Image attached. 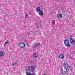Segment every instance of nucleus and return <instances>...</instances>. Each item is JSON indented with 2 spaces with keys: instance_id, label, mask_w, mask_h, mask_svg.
I'll return each mask as SVG.
<instances>
[{
  "instance_id": "7ed1b4c3",
  "label": "nucleus",
  "mask_w": 75,
  "mask_h": 75,
  "mask_svg": "<svg viewBox=\"0 0 75 75\" xmlns=\"http://www.w3.org/2000/svg\"><path fill=\"white\" fill-rule=\"evenodd\" d=\"M64 43L65 45L67 47H70V45L69 44L68 40L67 39H65L64 42Z\"/></svg>"
},
{
  "instance_id": "423d86ee",
  "label": "nucleus",
  "mask_w": 75,
  "mask_h": 75,
  "mask_svg": "<svg viewBox=\"0 0 75 75\" xmlns=\"http://www.w3.org/2000/svg\"><path fill=\"white\" fill-rule=\"evenodd\" d=\"M60 72L62 74H68V72L67 71V70H66V71H64L63 70V69H61Z\"/></svg>"
},
{
  "instance_id": "9d476101",
  "label": "nucleus",
  "mask_w": 75,
  "mask_h": 75,
  "mask_svg": "<svg viewBox=\"0 0 75 75\" xmlns=\"http://www.w3.org/2000/svg\"><path fill=\"white\" fill-rule=\"evenodd\" d=\"M59 58L61 59H63L64 58V56L63 54H60L59 56Z\"/></svg>"
},
{
  "instance_id": "f257e3e1",
  "label": "nucleus",
  "mask_w": 75,
  "mask_h": 75,
  "mask_svg": "<svg viewBox=\"0 0 75 75\" xmlns=\"http://www.w3.org/2000/svg\"><path fill=\"white\" fill-rule=\"evenodd\" d=\"M63 65L64 66V69L68 73V71L70 70L71 71H72V67L71 66H68V64L67 63L64 62L63 64Z\"/></svg>"
},
{
  "instance_id": "f8f14e48",
  "label": "nucleus",
  "mask_w": 75,
  "mask_h": 75,
  "mask_svg": "<svg viewBox=\"0 0 75 75\" xmlns=\"http://www.w3.org/2000/svg\"><path fill=\"white\" fill-rule=\"evenodd\" d=\"M39 14L40 16H43V15L44 14V12L42 11H39Z\"/></svg>"
},
{
  "instance_id": "a211bd4d",
  "label": "nucleus",
  "mask_w": 75,
  "mask_h": 75,
  "mask_svg": "<svg viewBox=\"0 0 75 75\" xmlns=\"http://www.w3.org/2000/svg\"><path fill=\"white\" fill-rule=\"evenodd\" d=\"M17 62H14L13 64V65H16V64H17Z\"/></svg>"
},
{
  "instance_id": "dca6fc26",
  "label": "nucleus",
  "mask_w": 75,
  "mask_h": 75,
  "mask_svg": "<svg viewBox=\"0 0 75 75\" xmlns=\"http://www.w3.org/2000/svg\"><path fill=\"white\" fill-rule=\"evenodd\" d=\"M8 41L7 40V41L4 44V46H5L6 45V44H7L8 43Z\"/></svg>"
},
{
  "instance_id": "2eb2a0df",
  "label": "nucleus",
  "mask_w": 75,
  "mask_h": 75,
  "mask_svg": "<svg viewBox=\"0 0 75 75\" xmlns=\"http://www.w3.org/2000/svg\"><path fill=\"white\" fill-rule=\"evenodd\" d=\"M24 42L25 43H26V45H28V41L26 40L25 41H24Z\"/></svg>"
},
{
  "instance_id": "6e6552de",
  "label": "nucleus",
  "mask_w": 75,
  "mask_h": 75,
  "mask_svg": "<svg viewBox=\"0 0 75 75\" xmlns=\"http://www.w3.org/2000/svg\"><path fill=\"white\" fill-rule=\"evenodd\" d=\"M37 25L38 27H39V28H40L41 27V22L40 21H38L37 22Z\"/></svg>"
},
{
  "instance_id": "39448f33",
  "label": "nucleus",
  "mask_w": 75,
  "mask_h": 75,
  "mask_svg": "<svg viewBox=\"0 0 75 75\" xmlns=\"http://www.w3.org/2000/svg\"><path fill=\"white\" fill-rule=\"evenodd\" d=\"M19 46L20 47V48H24V47H25V45L24 43H23V42H21L19 43Z\"/></svg>"
},
{
  "instance_id": "412c9836",
  "label": "nucleus",
  "mask_w": 75,
  "mask_h": 75,
  "mask_svg": "<svg viewBox=\"0 0 75 75\" xmlns=\"http://www.w3.org/2000/svg\"><path fill=\"white\" fill-rule=\"evenodd\" d=\"M52 23L53 24H55V22L54 21H53Z\"/></svg>"
},
{
  "instance_id": "20e7f679",
  "label": "nucleus",
  "mask_w": 75,
  "mask_h": 75,
  "mask_svg": "<svg viewBox=\"0 0 75 75\" xmlns=\"http://www.w3.org/2000/svg\"><path fill=\"white\" fill-rule=\"evenodd\" d=\"M69 42L72 44V43H74L75 42V39L72 38H69V39H68Z\"/></svg>"
},
{
  "instance_id": "5701e85b",
  "label": "nucleus",
  "mask_w": 75,
  "mask_h": 75,
  "mask_svg": "<svg viewBox=\"0 0 75 75\" xmlns=\"http://www.w3.org/2000/svg\"><path fill=\"white\" fill-rule=\"evenodd\" d=\"M74 45H75V44H74Z\"/></svg>"
},
{
  "instance_id": "f03ea898",
  "label": "nucleus",
  "mask_w": 75,
  "mask_h": 75,
  "mask_svg": "<svg viewBox=\"0 0 75 75\" xmlns=\"http://www.w3.org/2000/svg\"><path fill=\"white\" fill-rule=\"evenodd\" d=\"M28 69H26V74H27V73H31L32 71L33 72L34 71V69L35 68L34 66H28ZM31 69L32 71H31Z\"/></svg>"
},
{
  "instance_id": "9b49d317",
  "label": "nucleus",
  "mask_w": 75,
  "mask_h": 75,
  "mask_svg": "<svg viewBox=\"0 0 75 75\" xmlns=\"http://www.w3.org/2000/svg\"><path fill=\"white\" fill-rule=\"evenodd\" d=\"M38 56V54L37 53H34L33 55V57L34 58H37Z\"/></svg>"
},
{
  "instance_id": "1a4fd4ad",
  "label": "nucleus",
  "mask_w": 75,
  "mask_h": 75,
  "mask_svg": "<svg viewBox=\"0 0 75 75\" xmlns=\"http://www.w3.org/2000/svg\"><path fill=\"white\" fill-rule=\"evenodd\" d=\"M5 54V53L3 51H2L0 52V57H3Z\"/></svg>"
},
{
  "instance_id": "4468645a",
  "label": "nucleus",
  "mask_w": 75,
  "mask_h": 75,
  "mask_svg": "<svg viewBox=\"0 0 75 75\" xmlns=\"http://www.w3.org/2000/svg\"><path fill=\"white\" fill-rule=\"evenodd\" d=\"M58 17H62V14H59L58 15Z\"/></svg>"
},
{
  "instance_id": "4be33fe9",
  "label": "nucleus",
  "mask_w": 75,
  "mask_h": 75,
  "mask_svg": "<svg viewBox=\"0 0 75 75\" xmlns=\"http://www.w3.org/2000/svg\"><path fill=\"white\" fill-rule=\"evenodd\" d=\"M32 75H35V73H33L32 74Z\"/></svg>"
},
{
  "instance_id": "6ab92c4d",
  "label": "nucleus",
  "mask_w": 75,
  "mask_h": 75,
  "mask_svg": "<svg viewBox=\"0 0 75 75\" xmlns=\"http://www.w3.org/2000/svg\"><path fill=\"white\" fill-rule=\"evenodd\" d=\"M27 75H32V74H31L30 73H27Z\"/></svg>"
},
{
  "instance_id": "0eeeda50",
  "label": "nucleus",
  "mask_w": 75,
  "mask_h": 75,
  "mask_svg": "<svg viewBox=\"0 0 75 75\" xmlns=\"http://www.w3.org/2000/svg\"><path fill=\"white\" fill-rule=\"evenodd\" d=\"M40 43H35L34 45V46L33 47V48H37V47H38V46H40Z\"/></svg>"
},
{
  "instance_id": "aec40b11",
  "label": "nucleus",
  "mask_w": 75,
  "mask_h": 75,
  "mask_svg": "<svg viewBox=\"0 0 75 75\" xmlns=\"http://www.w3.org/2000/svg\"><path fill=\"white\" fill-rule=\"evenodd\" d=\"M30 32L28 33V35H27L28 36H29V35H30Z\"/></svg>"
},
{
  "instance_id": "ddd939ff",
  "label": "nucleus",
  "mask_w": 75,
  "mask_h": 75,
  "mask_svg": "<svg viewBox=\"0 0 75 75\" xmlns=\"http://www.w3.org/2000/svg\"><path fill=\"white\" fill-rule=\"evenodd\" d=\"M36 10H37V11H40L41 10V8L40 7H38L36 9Z\"/></svg>"
},
{
  "instance_id": "f3484780",
  "label": "nucleus",
  "mask_w": 75,
  "mask_h": 75,
  "mask_svg": "<svg viewBox=\"0 0 75 75\" xmlns=\"http://www.w3.org/2000/svg\"><path fill=\"white\" fill-rule=\"evenodd\" d=\"M27 13H25V17L26 18H27Z\"/></svg>"
}]
</instances>
